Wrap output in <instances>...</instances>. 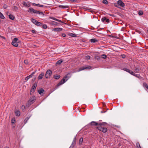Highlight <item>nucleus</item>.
Masks as SVG:
<instances>
[{
  "label": "nucleus",
  "mask_w": 148,
  "mask_h": 148,
  "mask_svg": "<svg viewBox=\"0 0 148 148\" xmlns=\"http://www.w3.org/2000/svg\"><path fill=\"white\" fill-rule=\"evenodd\" d=\"M102 123H105L102 124V125H99V126H97V129H98L99 130L101 131L103 133H106L107 132L108 130L104 126L106 125H107V124L106 122H102Z\"/></svg>",
  "instance_id": "f257e3e1"
},
{
  "label": "nucleus",
  "mask_w": 148,
  "mask_h": 148,
  "mask_svg": "<svg viewBox=\"0 0 148 148\" xmlns=\"http://www.w3.org/2000/svg\"><path fill=\"white\" fill-rule=\"evenodd\" d=\"M69 73H68L65 75L60 81L57 84V87H58L65 83L69 78Z\"/></svg>",
  "instance_id": "f03ea898"
},
{
  "label": "nucleus",
  "mask_w": 148,
  "mask_h": 148,
  "mask_svg": "<svg viewBox=\"0 0 148 148\" xmlns=\"http://www.w3.org/2000/svg\"><path fill=\"white\" fill-rule=\"evenodd\" d=\"M36 100V97L35 96H33L29 100L27 104V106L29 107Z\"/></svg>",
  "instance_id": "7ed1b4c3"
},
{
  "label": "nucleus",
  "mask_w": 148,
  "mask_h": 148,
  "mask_svg": "<svg viewBox=\"0 0 148 148\" xmlns=\"http://www.w3.org/2000/svg\"><path fill=\"white\" fill-rule=\"evenodd\" d=\"M37 85V83L36 82L33 84L30 92V95L32 94V93L35 92L36 88Z\"/></svg>",
  "instance_id": "20e7f679"
},
{
  "label": "nucleus",
  "mask_w": 148,
  "mask_h": 148,
  "mask_svg": "<svg viewBox=\"0 0 148 148\" xmlns=\"http://www.w3.org/2000/svg\"><path fill=\"white\" fill-rule=\"evenodd\" d=\"M18 39L16 38L14 39L13 41L12 42V44L15 47H17L18 46Z\"/></svg>",
  "instance_id": "39448f33"
},
{
  "label": "nucleus",
  "mask_w": 148,
  "mask_h": 148,
  "mask_svg": "<svg viewBox=\"0 0 148 148\" xmlns=\"http://www.w3.org/2000/svg\"><path fill=\"white\" fill-rule=\"evenodd\" d=\"M52 74V71L50 70H48L46 73L45 76L46 78L50 77V76Z\"/></svg>",
  "instance_id": "423d86ee"
},
{
  "label": "nucleus",
  "mask_w": 148,
  "mask_h": 148,
  "mask_svg": "<svg viewBox=\"0 0 148 148\" xmlns=\"http://www.w3.org/2000/svg\"><path fill=\"white\" fill-rule=\"evenodd\" d=\"M91 68V66H83L79 68L78 70H77V72H79L80 71L84 70L85 69H90Z\"/></svg>",
  "instance_id": "0eeeda50"
},
{
  "label": "nucleus",
  "mask_w": 148,
  "mask_h": 148,
  "mask_svg": "<svg viewBox=\"0 0 148 148\" xmlns=\"http://www.w3.org/2000/svg\"><path fill=\"white\" fill-rule=\"evenodd\" d=\"M104 123H97L95 121H92L90 123V124L91 125L99 126V125H102L103 124H104Z\"/></svg>",
  "instance_id": "6e6552de"
},
{
  "label": "nucleus",
  "mask_w": 148,
  "mask_h": 148,
  "mask_svg": "<svg viewBox=\"0 0 148 148\" xmlns=\"http://www.w3.org/2000/svg\"><path fill=\"white\" fill-rule=\"evenodd\" d=\"M118 4L121 7L124 8L125 5L124 3L121 0H119L117 2Z\"/></svg>",
  "instance_id": "1a4fd4ad"
},
{
  "label": "nucleus",
  "mask_w": 148,
  "mask_h": 148,
  "mask_svg": "<svg viewBox=\"0 0 148 148\" xmlns=\"http://www.w3.org/2000/svg\"><path fill=\"white\" fill-rule=\"evenodd\" d=\"M62 28L59 27L53 29V30L55 32H60L62 31Z\"/></svg>",
  "instance_id": "9d476101"
},
{
  "label": "nucleus",
  "mask_w": 148,
  "mask_h": 148,
  "mask_svg": "<svg viewBox=\"0 0 148 148\" xmlns=\"http://www.w3.org/2000/svg\"><path fill=\"white\" fill-rule=\"evenodd\" d=\"M44 73H41L39 75L38 77V79H42L44 76Z\"/></svg>",
  "instance_id": "9b49d317"
},
{
  "label": "nucleus",
  "mask_w": 148,
  "mask_h": 148,
  "mask_svg": "<svg viewBox=\"0 0 148 148\" xmlns=\"http://www.w3.org/2000/svg\"><path fill=\"white\" fill-rule=\"evenodd\" d=\"M58 7L59 8H62L63 9H66L69 8V6L68 5H59Z\"/></svg>",
  "instance_id": "f8f14e48"
},
{
  "label": "nucleus",
  "mask_w": 148,
  "mask_h": 148,
  "mask_svg": "<svg viewBox=\"0 0 148 148\" xmlns=\"http://www.w3.org/2000/svg\"><path fill=\"white\" fill-rule=\"evenodd\" d=\"M50 18L51 19H53V20H54L57 21H58V22H61V23H63V22L62 21H61V20H59V19H57L55 17H51Z\"/></svg>",
  "instance_id": "ddd939ff"
},
{
  "label": "nucleus",
  "mask_w": 148,
  "mask_h": 148,
  "mask_svg": "<svg viewBox=\"0 0 148 148\" xmlns=\"http://www.w3.org/2000/svg\"><path fill=\"white\" fill-rule=\"evenodd\" d=\"M32 4L34 6H39V7H42L44 6L43 5H40L38 4H36L35 3H32Z\"/></svg>",
  "instance_id": "4468645a"
},
{
  "label": "nucleus",
  "mask_w": 148,
  "mask_h": 148,
  "mask_svg": "<svg viewBox=\"0 0 148 148\" xmlns=\"http://www.w3.org/2000/svg\"><path fill=\"white\" fill-rule=\"evenodd\" d=\"M60 77V76L59 75L56 74L54 75L53 78L56 79H58Z\"/></svg>",
  "instance_id": "2eb2a0df"
},
{
  "label": "nucleus",
  "mask_w": 148,
  "mask_h": 148,
  "mask_svg": "<svg viewBox=\"0 0 148 148\" xmlns=\"http://www.w3.org/2000/svg\"><path fill=\"white\" fill-rule=\"evenodd\" d=\"M90 41L91 42H98V40L95 38H93L90 39Z\"/></svg>",
  "instance_id": "dca6fc26"
},
{
  "label": "nucleus",
  "mask_w": 148,
  "mask_h": 148,
  "mask_svg": "<svg viewBox=\"0 0 148 148\" xmlns=\"http://www.w3.org/2000/svg\"><path fill=\"white\" fill-rule=\"evenodd\" d=\"M9 18L10 19L12 20H13L15 19V17L13 15L11 14L9 15Z\"/></svg>",
  "instance_id": "f3484780"
},
{
  "label": "nucleus",
  "mask_w": 148,
  "mask_h": 148,
  "mask_svg": "<svg viewBox=\"0 0 148 148\" xmlns=\"http://www.w3.org/2000/svg\"><path fill=\"white\" fill-rule=\"evenodd\" d=\"M83 140V139L82 137H81L80 138L79 140V144L80 145H82Z\"/></svg>",
  "instance_id": "a211bd4d"
},
{
  "label": "nucleus",
  "mask_w": 148,
  "mask_h": 148,
  "mask_svg": "<svg viewBox=\"0 0 148 148\" xmlns=\"http://www.w3.org/2000/svg\"><path fill=\"white\" fill-rule=\"evenodd\" d=\"M44 91V89L42 88H41L40 90H38V92L41 95H43L41 94Z\"/></svg>",
  "instance_id": "6ab92c4d"
},
{
  "label": "nucleus",
  "mask_w": 148,
  "mask_h": 148,
  "mask_svg": "<svg viewBox=\"0 0 148 148\" xmlns=\"http://www.w3.org/2000/svg\"><path fill=\"white\" fill-rule=\"evenodd\" d=\"M31 21L32 23L35 25L36 24L37 21L36 20L33 18H31Z\"/></svg>",
  "instance_id": "aec40b11"
},
{
  "label": "nucleus",
  "mask_w": 148,
  "mask_h": 148,
  "mask_svg": "<svg viewBox=\"0 0 148 148\" xmlns=\"http://www.w3.org/2000/svg\"><path fill=\"white\" fill-rule=\"evenodd\" d=\"M83 8L84 9V10H85L87 11H88L91 12V11H92V9H91V8H87L86 7H84Z\"/></svg>",
  "instance_id": "412c9836"
},
{
  "label": "nucleus",
  "mask_w": 148,
  "mask_h": 148,
  "mask_svg": "<svg viewBox=\"0 0 148 148\" xmlns=\"http://www.w3.org/2000/svg\"><path fill=\"white\" fill-rule=\"evenodd\" d=\"M23 5H24L26 7H29L30 6V5L29 4H27L26 3V2L24 1L23 3Z\"/></svg>",
  "instance_id": "4be33fe9"
},
{
  "label": "nucleus",
  "mask_w": 148,
  "mask_h": 148,
  "mask_svg": "<svg viewBox=\"0 0 148 148\" xmlns=\"http://www.w3.org/2000/svg\"><path fill=\"white\" fill-rule=\"evenodd\" d=\"M15 114L17 116H19L20 115V111L17 110L15 112Z\"/></svg>",
  "instance_id": "5701e85b"
},
{
  "label": "nucleus",
  "mask_w": 148,
  "mask_h": 148,
  "mask_svg": "<svg viewBox=\"0 0 148 148\" xmlns=\"http://www.w3.org/2000/svg\"><path fill=\"white\" fill-rule=\"evenodd\" d=\"M36 25L37 26H41L42 25V23H40V22H39L38 21H37L36 24Z\"/></svg>",
  "instance_id": "b1692460"
},
{
  "label": "nucleus",
  "mask_w": 148,
  "mask_h": 148,
  "mask_svg": "<svg viewBox=\"0 0 148 148\" xmlns=\"http://www.w3.org/2000/svg\"><path fill=\"white\" fill-rule=\"evenodd\" d=\"M34 9L33 8H29V10L28 11V12H32L33 13L34 12Z\"/></svg>",
  "instance_id": "393cba45"
},
{
  "label": "nucleus",
  "mask_w": 148,
  "mask_h": 148,
  "mask_svg": "<svg viewBox=\"0 0 148 148\" xmlns=\"http://www.w3.org/2000/svg\"><path fill=\"white\" fill-rule=\"evenodd\" d=\"M123 70L129 73H130V72H131V71L130 69L126 68H123Z\"/></svg>",
  "instance_id": "a878e982"
},
{
  "label": "nucleus",
  "mask_w": 148,
  "mask_h": 148,
  "mask_svg": "<svg viewBox=\"0 0 148 148\" xmlns=\"http://www.w3.org/2000/svg\"><path fill=\"white\" fill-rule=\"evenodd\" d=\"M139 71V69L136 67H135L134 72L136 73H138Z\"/></svg>",
  "instance_id": "bb28decb"
},
{
  "label": "nucleus",
  "mask_w": 148,
  "mask_h": 148,
  "mask_svg": "<svg viewBox=\"0 0 148 148\" xmlns=\"http://www.w3.org/2000/svg\"><path fill=\"white\" fill-rule=\"evenodd\" d=\"M143 86L144 87L148 89V85L147 83L145 82L144 83Z\"/></svg>",
  "instance_id": "cd10ccee"
},
{
  "label": "nucleus",
  "mask_w": 148,
  "mask_h": 148,
  "mask_svg": "<svg viewBox=\"0 0 148 148\" xmlns=\"http://www.w3.org/2000/svg\"><path fill=\"white\" fill-rule=\"evenodd\" d=\"M18 9V7L16 6H13V10L14 11H16Z\"/></svg>",
  "instance_id": "c85d7f7f"
},
{
  "label": "nucleus",
  "mask_w": 148,
  "mask_h": 148,
  "mask_svg": "<svg viewBox=\"0 0 148 148\" xmlns=\"http://www.w3.org/2000/svg\"><path fill=\"white\" fill-rule=\"evenodd\" d=\"M0 18L2 19L5 18V17L0 12Z\"/></svg>",
  "instance_id": "c756f323"
},
{
  "label": "nucleus",
  "mask_w": 148,
  "mask_h": 148,
  "mask_svg": "<svg viewBox=\"0 0 148 148\" xmlns=\"http://www.w3.org/2000/svg\"><path fill=\"white\" fill-rule=\"evenodd\" d=\"M62 60H58L56 62V64H60L62 62Z\"/></svg>",
  "instance_id": "7c9ffc66"
},
{
  "label": "nucleus",
  "mask_w": 148,
  "mask_h": 148,
  "mask_svg": "<svg viewBox=\"0 0 148 148\" xmlns=\"http://www.w3.org/2000/svg\"><path fill=\"white\" fill-rule=\"evenodd\" d=\"M69 36L73 37H75L76 36V35L75 34H74L72 33H69Z\"/></svg>",
  "instance_id": "2f4dec72"
},
{
  "label": "nucleus",
  "mask_w": 148,
  "mask_h": 148,
  "mask_svg": "<svg viewBox=\"0 0 148 148\" xmlns=\"http://www.w3.org/2000/svg\"><path fill=\"white\" fill-rule=\"evenodd\" d=\"M29 117H27L25 119L24 121V123L25 124L27 123V121L28 120L29 118Z\"/></svg>",
  "instance_id": "473e14b6"
},
{
  "label": "nucleus",
  "mask_w": 148,
  "mask_h": 148,
  "mask_svg": "<svg viewBox=\"0 0 148 148\" xmlns=\"http://www.w3.org/2000/svg\"><path fill=\"white\" fill-rule=\"evenodd\" d=\"M136 145L137 148H140L141 147L139 143L138 142L137 143Z\"/></svg>",
  "instance_id": "72a5a7b5"
},
{
  "label": "nucleus",
  "mask_w": 148,
  "mask_h": 148,
  "mask_svg": "<svg viewBox=\"0 0 148 148\" xmlns=\"http://www.w3.org/2000/svg\"><path fill=\"white\" fill-rule=\"evenodd\" d=\"M72 142V144L71 145V146L69 147V148H73L74 146L76 144V143H74Z\"/></svg>",
  "instance_id": "f704fd0d"
},
{
  "label": "nucleus",
  "mask_w": 148,
  "mask_h": 148,
  "mask_svg": "<svg viewBox=\"0 0 148 148\" xmlns=\"http://www.w3.org/2000/svg\"><path fill=\"white\" fill-rule=\"evenodd\" d=\"M57 23L54 21L52 22L51 24L53 25H57Z\"/></svg>",
  "instance_id": "c9c22d12"
},
{
  "label": "nucleus",
  "mask_w": 148,
  "mask_h": 148,
  "mask_svg": "<svg viewBox=\"0 0 148 148\" xmlns=\"http://www.w3.org/2000/svg\"><path fill=\"white\" fill-rule=\"evenodd\" d=\"M114 6L116 7H117L119 8H120L119 7V5H118V3H114Z\"/></svg>",
  "instance_id": "e433bc0d"
},
{
  "label": "nucleus",
  "mask_w": 148,
  "mask_h": 148,
  "mask_svg": "<svg viewBox=\"0 0 148 148\" xmlns=\"http://www.w3.org/2000/svg\"><path fill=\"white\" fill-rule=\"evenodd\" d=\"M102 2L103 3L105 4H107L108 3V1L106 0H103Z\"/></svg>",
  "instance_id": "4c0bfd02"
},
{
  "label": "nucleus",
  "mask_w": 148,
  "mask_h": 148,
  "mask_svg": "<svg viewBox=\"0 0 148 148\" xmlns=\"http://www.w3.org/2000/svg\"><path fill=\"white\" fill-rule=\"evenodd\" d=\"M133 75L135 76H136V77H138L139 78H140L139 77H140V76L139 75L136 74L135 73H134V75Z\"/></svg>",
  "instance_id": "58836bf2"
},
{
  "label": "nucleus",
  "mask_w": 148,
  "mask_h": 148,
  "mask_svg": "<svg viewBox=\"0 0 148 148\" xmlns=\"http://www.w3.org/2000/svg\"><path fill=\"white\" fill-rule=\"evenodd\" d=\"M106 57H107L106 56L105 54H103L102 55V58L103 59H105L106 58Z\"/></svg>",
  "instance_id": "ea45409f"
},
{
  "label": "nucleus",
  "mask_w": 148,
  "mask_h": 148,
  "mask_svg": "<svg viewBox=\"0 0 148 148\" xmlns=\"http://www.w3.org/2000/svg\"><path fill=\"white\" fill-rule=\"evenodd\" d=\"M143 14V12L142 11H139L138 13V14L140 16L142 15Z\"/></svg>",
  "instance_id": "a19ab883"
},
{
  "label": "nucleus",
  "mask_w": 148,
  "mask_h": 148,
  "mask_svg": "<svg viewBox=\"0 0 148 148\" xmlns=\"http://www.w3.org/2000/svg\"><path fill=\"white\" fill-rule=\"evenodd\" d=\"M47 27V26L46 25L44 24L42 25V28L44 29H46Z\"/></svg>",
  "instance_id": "79ce46f5"
},
{
  "label": "nucleus",
  "mask_w": 148,
  "mask_h": 148,
  "mask_svg": "<svg viewBox=\"0 0 148 148\" xmlns=\"http://www.w3.org/2000/svg\"><path fill=\"white\" fill-rule=\"evenodd\" d=\"M106 17H103L101 18L102 21L103 22L106 20Z\"/></svg>",
  "instance_id": "37998d69"
},
{
  "label": "nucleus",
  "mask_w": 148,
  "mask_h": 148,
  "mask_svg": "<svg viewBox=\"0 0 148 148\" xmlns=\"http://www.w3.org/2000/svg\"><path fill=\"white\" fill-rule=\"evenodd\" d=\"M90 56H86V59L87 60H89L90 59Z\"/></svg>",
  "instance_id": "c03bdc74"
},
{
  "label": "nucleus",
  "mask_w": 148,
  "mask_h": 148,
  "mask_svg": "<svg viewBox=\"0 0 148 148\" xmlns=\"http://www.w3.org/2000/svg\"><path fill=\"white\" fill-rule=\"evenodd\" d=\"M76 138L75 137L74 138L73 141L72 142L73 143H74V144L76 143Z\"/></svg>",
  "instance_id": "a18cd8bd"
},
{
  "label": "nucleus",
  "mask_w": 148,
  "mask_h": 148,
  "mask_svg": "<svg viewBox=\"0 0 148 148\" xmlns=\"http://www.w3.org/2000/svg\"><path fill=\"white\" fill-rule=\"evenodd\" d=\"M24 63L26 64H28L29 63L28 62V60H24Z\"/></svg>",
  "instance_id": "49530a36"
},
{
  "label": "nucleus",
  "mask_w": 148,
  "mask_h": 148,
  "mask_svg": "<svg viewBox=\"0 0 148 148\" xmlns=\"http://www.w3.org/2000/svg\"><path fill=\"white\" fill-rule=\"evenodd\" d=\"M8 6L5 4L4 5L3 8L5 9H6L7 8Z\"/></svg>",
  "instance_id": "de8ad7c7"
},
{
  "label": "nucleus",
  "mask_w": 148,
  "mask_h": 148,
  "mask_svg": "<svg viewBox=\"0 0 148 148\" xmlns=\"http://www.w3.org/2000/svg\"><path fill=\"white\" fill-rule=\"evenodd\" d=\"M31 32L33 34H36V31L34 29H33L32 30Z\"/></svg>",
  "instance_id": "09e8293b"
},
{
  "label": "nucleus",
  "mask_w": 148,
  "mask_h": 148,
  "mask_svg": "<svg viewBox=\"0 0 148 148\" xmlns=\"http://www.w3.org/2000/svg\"><path fill=\"white\" fill-rule=\"evenodd\" d=\"M37 11L36 10L34 9V12H33V13L35 14L37 13Z\"/></svg>",
  "instance_id": "8fccbe9b"
},
{
  "label": "nucleus",
  "mask_w": 148,
  "mask_h": 148,
  "mask_svg": "<svg viewBox=\"0 0 148 148\" xmlns=\"http://www.w3.org/2000/svg\"><path fill=\"white\" fill-rule=\"evenodd\" d=\"M121 56L122 58H124L126 56L125 55L123 54V55H121Z\"/></svg>",
  "instance_id": "3c124183"
},
{
  "label": "nucleus",
  "mask_w": 148,
  "mask_h": 148,
  "mask_svg": "<svg viewBox=\"0 0 148 148\" xmlns=\"http://www.w3.org/2000/svg\"><path fill=\"white\" fill-rule=\"evenodd\" d=\"M22 109L23 110H24L25 108V107L24 105H22L21 107Z\"/></svg>",
  "instance_id": "603ef678"
},
{
  "label": "nucleus",
  "mask_w": 148,
  "mask_h": 148,
  "mask_svg": "<svg viewBox=\"0 0 148 148\" xmlns=\"http://www.w3.org/2000/svg\"><path fill=\"white\" fill-rule=\"evenodd\" d=\"M27 76L28 77V78L29 79V78H31L33 76L31 74L30 75Z\"/></svg>",
  "instance_id": "864d4df0"
},
{
  "label": "nucleus",
  "mask_w": 148,
  "mask_h": 148,
  "mask_svg": "<svg viewBox=\"0 0 148 148\" xmlns=\"http://www.w3.org/2000/svg\"><path fill=\"white\" fill-rule=\"evenodd\" d=\"M129 73L133 75H134V73L132 71H131V72H130V73Z\"/></svg>",
  "instance_id": "5fc2aeb1"
},
{
  "label": "nucleus",
  "mask_w": 148,
  "mask_h": 148,
  "mask_svg": "<svg viewBox=\"0 0 148 148\" xmlns=\"http://www.w3.org/2000/svg\"><path fill=\"white\" fill-rule=\"evenodd\" d=\"M62 36L63 37H66V35L65 34L63 33L62 34Z\"/></svg>",
  "instance_id": "6e6d98bb"
},
{
  "label": "nucleus",
  "mask_w": 148,
  "mask_h": 148,
  "mask_svg": "<svg viewBox=\"0 0 148 148\" xmlns=\"http://www.w3.org/2000/svg\"><path fill=\"white\" fill-rule=\"evenodd\" d=\"M29 79L28 78V76L26 77L25 78V80L26 81H27Z\"/></svg>",
  "instance_id": "4d7b16f0"
},
{
  "label": "nucleus",
  "mask_w": 148,
  "mask_h": 148,
  "mask_svg": "<svg viewBox=\"0 0 148 148\" xmlns=\"http://www.w3.org/2000/svg\"><path fill=\"white\" fill-rule=\"evenodd\" d=\"M106 22H107V23H109V22H110V20L109 19H106Z\"/></svg>",
  "instance_id": "13d9d810"
},
{
  "label": "nucleus",
  "mask_w": 148,
  "mask_h": 148,
  "mask_svg": "<svg viewBox=\"0 0 148 148\" xmlns=\"http://www.w3.org/2000/svg\"><path fill=\"white\" fill-rule=\"evenodd\" d=\"M40 14L42 15L43 16L44 15V13L43 12H40Z\"/></svg>",
  "instance_id": "bf43d9fd"
},
{
  "label": "nucleus",
  "mask_w": 148,
  "mask_h": 148,
  "mask_svg": "<svg viewBox=\"0 0 148 148\" xmlns=\"http://www.w3.org/2000/svg\"><path fill=\"white\" fill-rule=\"evenodd\" d=\"M36 77H34L32 79V81L33 82H34L36 80Z\"/></svg>",
  "instance_id": "052dcab7"
},
{
  "label": "nucleus",
  "mask_w": 148,
  "mask_h": 148,
  "mask_svg": "<svg viewBox=\"0 0 148 148\" xmlns=\"http://www.w3.org/2000/svg\"><path fill=\"white\" fill-rule=\"evenodd\" d=\"M36 72V71H34L31 74L32 76H33V75L35 74Z\"/></svg>",
  "instance_id": "680f3d73"
},
{
  "label": "nucleus",
  "mask_w": 148,
  "mask_h": 148,
  "mask_svg": "<svg viewBox=\"0 0 148 148\" xmlns=\"http://www.w3.org/2000/svg\"><path fill=\"white\" fill-rule=\"evenodd\" d=\"M72 2H75L77 1V0H70Z\"/></svg>",
  "instance_id": "e2e57ef3"
},
{
  "label": "nucleus",
  "mask_w": 148,
  "mask_h": 148,
  "mask_svg": "<svg viewBox=\"0 0 148 148\" xmlns=\"http://www.w3.org/2000/svg\"><path fill=\"white\" fill-rule=\"evenodd\" d=\"M6 14L8 16L9 14H10L9 12H7Z\"/></svg>",
  "instance_id": "0e129e2a"
},
{
  "label": "nucleus",
  "mask_w": 148,
  "mask_h": 148,
  "mask_svg": "<svg viewBox=\"0 0 148 148\" xmlns=\"http://www.w3.org/2000/svg\"><path fill=\"white\" fill-rule=\"evenodd\" d=\"M109 15H110V16H114V15L113 14H109Z\"/></svg>",
  "instance_id": "69168bd1"
},
{
  "label": "nucleus",
  "mask_w": 148,
  "mask_h": 148,
  "mask_svg": "<svg viewBox=\"0 0 148 148\" xmlns=\"http://www.w3.org/2000/svg\"><path fill=\"white\" fill-rule=\"evenodd\" d=\"M1 37L2 38H3V39H5V38L4 37V36H1Z\"/></svg>",
  "instance_id": "338daca9"
},
{
  "label": "nucleus",
  "mask_w": 148,
  "mask_h": 148,
  "mask_svg": "<svg viewBox=\"0 0 148 148\" xmlns=\"http://www.w3.org/2000/svg\"><path fill=\"white\" fill-rule=\"evenodd\" d=\"M41 12L38 11H37V13L38 14H40V12Z\"/></svg>",
  "instance_id": "774afa93"
}]
</instances>
